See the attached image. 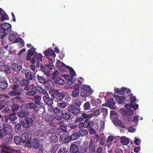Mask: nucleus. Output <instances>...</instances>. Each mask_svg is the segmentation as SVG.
<instances>
[{
	"instance_id": "nucleus-24",
	"label": "nucleus",
	"mask_w": 153,
	"mask_h": 153,
	"mask_svg": "<svg viewBox=\"0 0 153 153\" xmlns=\"http://www.w3.org/2000/svg\"><path fill=\"white\" fill-rule=\"evenodd\" d=\"M18 115L20 117L25 118L29 115V113L26 111H19Z\"/></svg>"
},
{
	"instance_id": "nucleus-52",
	"label": "nucleus",
	"mask_w": 153,
	"mask_h": 153,
	"mask_svg": "<svg viewBox=\"0 0 153 153\" xmlns=\"http://www.w3.org/2000/svg\"><path fill=\"white\" fill-rule=\"evenodd\" d=\"M19 106L16 104H13L12 106V110L13 111H15L18 110L19 108Z\"/></svg>"
},
{
	"instance_id": "nucleus-14",
	"label": "nucleus",
	"mask_w": 153,
	"mask_h": 153,
	"mask_svg": "<svg viewBox=\"0 0 153 153\" xmlns=\"http://www.w3.org/2000/svg\"><path fill=\"white\" fill-rule=\"evenodd\" d=\"M51 95L52 98L54 97L58 100H61L65 97V95L63 93L59 92L57 93L55 97L53 93L51 94Z\"/></svg>"
},
{
	"instance_id": "nucleus-46",
	"label": "nucleus",
	"mask_w": 153,
	"mask_h": 153,
	"mask_svg": "<svg viewBox=\"0 0 153 153\" xmlns=\"http://www.w3.org/2000/svg\"><path fill=\"white\" fill-rule=\"evenodd\" d=\"M54 67V66L53 64H47L45 65V68L46 69L51 70Z\"/></svg>"
},
{
	"instance_id": "nucleus-44",
	"label": "nucleus",
	"mask_w": 153,
	"mask_h": 153,
	"mask_svg": "<svg viewBox=\"0 0 153 153\" xmlns=\"http://www.w3.org/2000/svg\"><path fill=\"white\" fill-rule=\"evenodd\" d=\"M68 152L67 149L63 147L60 148L58 152V153H68Z\"/></svg>"
},
{
	"instance_id": "nucleus-2",
	"label": "nucleus",
	"mask_w": 153,
	"mask_h": 153,
	"mask_svg": "<svg viewBox=\"0 0 153 153\" xmlns=\"http://www.w3.org/2000/svg\"><path fill=\"white\" fill-rule=\"evenodd\" d=\"M93 92V91L91 89L90 86L84 85L81 88L80 95L82 97H86L91 95Z\"/></svg>"
},
{
	"instance_id": "nucleus-11",
	"label": "nucleus",
	"mask_w": 153,
	"mask_h": 153,
	"mask_svg": "<svg viewBox=\"0 0 153 153\" xmlns=\"http://www.w3.org/2000/svg\"><path fill=\"white\" fill-rule=\"evenodd\" d=\"M25 73V77L28 80H31L35 78L33 73L30 70L25 69L24 70Z\"/></svg>"
},
{
	"instance_id": "nucleus-50",
	"label": "nucleus",
	"mask_w": 153,
	"mask_h": 153,
	"mask_svg": "<svg viewBox=\"0 0 153 153\" xmlns=\"http://www.w3.org/2000/svg\"><path fill=\"white\" fill-rule=\"evenodd\" d=\"M29 108L30 109H34L36 108V105L33 103H30L28 104Z\"/></svg>"
},
{
	"instance_id": "nucleus-37",
	"label": "nucleus",
	"mask_w": 153,
	"mask_h": 153,
	"mask_svg": "<svg viewBox=\"0 0 153 153\" xmlns=\"http://www.w3.org/2000/svg\"><path fill=\"white\" fill-rule=\"evenodd\" d=\"M79 134L78 133H76L72 134L71 136V139L73 140H75L79 137Z\"/></svg>"
},
{
	"instance_id": "nucleus-48",
	"label": "nucleus",
	"mask_w": 153,
	"mask_h": 153,
	"mask_svg": "<svg viewBox=\"0 0 153 153\" xmlns=\"http://www.w3.org/2000/svg\"><path fill=\"white\" fill-rule=\"evenodd\" d=\"M46 84V86L48 88H52L51 85H52L53 82L51 80H48L46 82H45V83Z\"/></svg>"
},
{
	"instance_id": "nucleus-30",
	"label": "nucleus",
	"mask_w": 153,
	"mask_h": 153,
	"mask_svg": "<svg viewBox=\"0 0 153 153\" xmlns=\"http://www.w3.org/2000/svg\"><path fill=\"white\" fill-rule=\"evenodd\" d=\"M62 117L65 120L69 119L71 117V114L68 112L66 113H62L61 114Z\"/></svg>"
},
{
	"instance_id": "nucleus-16",
	"label": "nucleus",
	"mask_w": 153,
	"mask_h": 153,
	"mask_svg": "<svg viewBox=\"0 0 153 153\" xmlns=\"http://www.w3.org/2000/svg\"><path fill=\"white\" fill-rule=\"evenodd\" d=\"M45 55L52 56L53 57H56V55L53 51L51 49H48L43 52Z\"/></svg>"
},
{
	"instance_id": "nucleus-31",
	"label": "nucleus",
	"mask_w": 153,
	"mask_h": 153,
	"mask_svg": "<svg viewBox=\"0 0 153 153\" xmlns=\"http://www.w3.org/2000/svg\"><path fill=\"white\" fill-rule=\"evenodd\" d=\"M15 42H19L20 44V45H19V47H23L24 45V42L23 41V39L20 38L18 37L15 41Z\"/></svg>"
},
{
	"instance_id": "nucleus-53",
	"label": "nucleus",
	"mask_w": 153,
	"mask_h": 153,
	"mask_svg": "<svg viewBox=\"0 0 153 153\" xmlns=\"http://www.w3.org/2000/svg\"><path fill=\"white\" fill-rule=\"evenodd\" d=\"M135 126L134 125V126H131L128 129V131L130 132H134L135 131L136 128H135Z\"/></svg>"
},
{
	"instance_id": "nucleus-10",
	"label": "nucleus",
	"mask_w": 153,
	"mask_h": 153,
	"mask_svg": "<svg viewBox=\"0 0 153 153\" xmlns=\"http://www.w3.org/2000/svg\"><path fill=\"white\" fill-rule=\"evenodd\" d=\"M125 114H123V118L126 120L130 121L131 118L129 116H132L133 114V111L132 110H126L125 111Z\"/></svg>"
},
{
	"instance_id": "nucleus-59",
	"label": "nucleus",
	"mask_w": 153,
	"mask_h": 153,
	"mask_svg": "<svg viewBox=\"0 0 153 153\" xmlns=\"http://www.w3.org/2000/svg\"><path fill=\"white\" fill-rule=\"evenodd\" d=\"M80 110L79 109L74 108L72 113L74 114H77L79 113Z\"/></svg>"
},
{
	"instance_id": "nucleus-41",
	"label": "nucleus",
	"mask_w": 153,
	"mask_h": 153,
	"mask_svg": "<svg viewBox=\"0 0 153 153\" xmlns=\"http://www.w3.org/2000/svg\"><path fill=\"white\" fill-rule=\"evenodd\" d=\"M110 117L112 119L115 118H118V115L116 112L114 111H110Z\"/></svg>"
},
{
	"instance_id": "nucleus-19",
	"label": "nucleus",
	"mask_w": 153,
	"mask_h": 153,
	"mask_svg": "<svg viewBox=\"0 0 153 153\" xmlns=\"http://www.w3.org/2000/svg\"><path fill=\"white\" fill-rule=\"evenodd\" d=\"M83 149L86 152H88L91 150L92 146L91 144H89L87 143H85L82 145Z\"/></svg>"
},
{
	"instance_id": "nucleus-12",
	"label": "nucleus",
	"mask_w": 153,
	"mask_h": 153,
	"mask_svg": "<svg viewBox=\"0 0 153 153\" xmlns=\"http://www.w3.org/2000/svg\"><path fill=\"white\" fill-rule=\"evenodd\" d=\"M43 99L45 102L48 105H51L53 103L52 100L49 98L48 93V95H45L43 97Z\"/></svg>"
},
{
	"instance_id": "nucleus-32",
	"label": "nucleus",
	"mask_w": 153,
	"mask_h": 153,
	"mask_svg": "<svg viewBox=\"0 0 153 153\" xmlns=\"http://www.w3.org/2000/svg\"><path fill=\"white\" fill-rule=\"evenodd\" d=\"M17 34L15 32H13L9 35V39L11 41H13L16 38Z\"/></svg>"
},
{
	"instance_id": "nucleus-62",
	"label": "nucleus",
	"mask_w": 153,
	"mask_h": 153,
	"mask_svg": "<svg viewBox=\"0 0 153 153\" xmlns=\"http://www.w3.org/2000/svg\"><path fill=\"white\" fill-rule=\"evenodd\" d=\"M102 112H103V114L104 115V116H106L107 114V110L106 108H103L101 109Z\"/></svg>"
},
{
	"instance_id": "nucleus-4",
	"label": "nucleus",
	"mask_w": 153,
	"mask_h": 153,
	"mask_svg": "<svg viewBox=\"0 0 153 153\" xmlns=\"http://www.w3.org/2000/svg\"><path fill=\"white\" fill-rule=\"evenodd\" d=\"M22 142L25 143L26 147H30L31 146V139L29 138V134L27 132H24L22 135Z\"/></svg>"
},
{
	"instance_id": "nucleus-13",
	"label": "nucleus",
	"mask_w": 153,
	"mask_h": 153,
	"mask_svg": "<svg viewBox=\"0 0 153 153\" xmlns=\"http://www.w3.org/2000/svg\"><path fill=\"white\" fill-rule=\"evenodd\" d=\"M116 118L114 120H113V123L114 125L117 126H120L123 128H126V127L124 126V124L121 122V121Z\"/></svg>"
},
{
	"instance_id": "nucleus-23",
	"label": "nucleus",
	"mask_w": 153,
	"mask_h": 153,
	"mask_svg": "<svg viewBox=\"0 0 153 153\" xmlns=\"http://www.w3.org/2000/svg\"><path fill=\"white\" fill-rule=\"evenodd\" d=\"M120 139L121 143L123 145H127L129 143L128 139L126 137H122Z\"/></svg>"
},
{
	"instance_id": "nucleus-63",
	"label": "nucleus",
	"mask_w": 153,
	"mask_h": 153,
	"mask_svg": "<svg viewBox=\"0 0 153 153\" xmlns=\"http://www.w3.org/2000/svg\"><path fill=\"white\" fill-rule=\"evenodd\" d=\"M21 108L22 109L24 110H25L26 109L29 108L28 104H23L21 106Z\"/></svg>"
},
{
	"instance_id": "nucleus-60",
	"label": "nucleus",
	"mask_w": 153,
	"mask_h": 153,
	"mask_svg": "<svg viewBox=\"0 0 153 153\" xmlns=\"http://www.w3.org/2000/svg\"><path fill=\"white\" fill-rule=\"evenodd\" d=\"M43 119L46 121L49 120V116L47 114H45L43 116Z\"/></svg>"
},
{
	"instance_id": "nucleus-9",
	"label": "nucleus",
	"mask_w": 153,
	"mask_h": 153,
	"mask_svg": "<svg viewBox=\"0 0 153 153\" xmlns=\"http://www.w3.org/2000/svg\"><path fill=\"white\" fill-rule=\"evenodd\" d=\"M99 114L100 110L97 109L93 111L92 113L89 114H82L81 116L83 118H90L94 116H97Z\"/></svg>"
},
{
	"instance_id": "nucleus-7",
	"label": "nucleus",
	"mask_w": 153,
	"mask_h": 153,
	"mask_svg": "<svg viewBox=\"0 0 153 153\" xmlns=\"http://www.w3.org/2000/svg\"><path fill=\"white\" fill-rule=\"evenodd\" d=\"M1 149L3 153H15L19 151L17 150L11 148L5 145H1ZM0 153H2L0 152Z\"/></svg>"
},
{
	"instance_id": "nucleus-64",
	"label": "nucleus",
	"mask_w": 153,
	"mask_h": 153,
	"mask_svg": "<svg viewBox=\"0 0 153 153\" xmlns=\"http://www.w3.org/2000/svg\"><path fill=\"white\" fill-rule=\"evenodd\" d=\"M39 147L38 151L39 153H44V150L43 148L42 147V146H40Z\"/></svg>"
},
{
	"instance_id": "nucleus-6",
	"label": "nucleus",
	"mask_w": 153,
	"mask_h": 153,
	"mask_svg": "<svg viewBox=\"0 0 153 153\" xmlns=\"http://www.w3.org/2000/svg\"><path fill=\"white\" fill-rule=\"evenodd\" d=\"M43 60V56L42 54L40 53H36L34 56L33 58L31 60L32 63H34L36 62L37 66H39L40 63L42 62Z\"/></svg>"
},
{
	"instance_id": "nucleus-25",
	"label": "nucleus",
	"mask_w": 153,
	"mask_h": 153,
	"mask_svg": "<svg viewBox=\"0 0 153 153\" xmlns=\"http://www.w3.org/2000/svg\"><path fill=\"white\" fill-rule=\"evenodd\" d=\"M57 65L56 66V67L59 69L61 70H62L63 69V68H66L67 67V66H68L65 65L64 63L60 62L59 61H58L57 63Z\"/></svg>"
},
{
	"instance_id": "nucleus-42",
	"label": "nucleus",
	"mask_w": 153,
	"mask_h": 153,
	"mask_svg": "<svg viewBox=\"0 0 153 153\" xmlns=\"http://www.w3.org/2000/svg\"><path fill=\"white\" fill-rule=\"evenodd\" d=\"M58 137L55 135H52L51 136V140L52 143L56 142L58 140Z\"/></svg>"
},
{
	"instance_id": "nucleus-58",
	"label": "nucleus",
	"mask_w": 153,
	"mask_h": 153,
	"mask_svg": "<svg viewBox=\"0 0 153 153\" xmlns=\"http://www.w3.org/2000/svg\"><path fill=\"white\" fill-rule=\"evenodd\" d=\"M25 121H26V122L29 125V126H30V125L33 122V120L32 119L30 118H27L25 119Z\"/></svg>"
},
{
	"instance_id": "nucleus-27",
	"label": "nucleus",
	"mask_w": 153,
	"mask_h": 153,
	"mask_svg": "<svg viewBox=\"0 0 153 153\" xmlns=\"http://www.w3.org/2000/svg\"><path fill=\"white\" fill-rule=\"evenodd\" d=\"M14 140L17 145H19L22 142V139L18 136H15L14 137Z\"/></svg>"
},
{
	"instance_id": "nucleus-47",
	"label": "nucleus",
	"mask_w": 153,
	"mask_h": 153,
	"mask_svg": "<svg viewBox=\"0 0 153 153\" xmlns=\"http://www.w3.org/2000/svg\"><path fill=\"white\" fill-rule=\"evenodd\" d=\"M129 97L130 100L131 104L135 102L136 100V98L135 96H133L132 94H131L129 95Z\"/></svg>"
},
{
	"instance_id": "nucleus-18",
	"label": "nucleus",
	"mask_w": 153,
	"mask_h": 153,
	"mask_svg": "<svg viewBox=\"0 0 153 153\" xmlns=\"http://www.w3.org/2000/svg\"><path fill=\"white\" fill-rule=\"evenodd\" d=\"M41 127H41L35 130L34 132V134L35 135L42 136L43 135V133H44L43 131L44 129L42 128ZM42 128H43V127H42Z\"/></svg>"
},
{
	"instance_id": "nucleus-15",
	"label": "nucleus",
	"mask_w": 153,
	"mask_h": 153,
	"mask_svg": "<svg viewBox=\"0 0 153 153\" xmlns=\"http://www.w3.org/2000/svg\"><path fill=\"white\" fill-rule=\"evenodd\" d=\"M11 68L14 71L19 72L22 69V66L18 64L14 63L12 64Z\"/></svg>"
},
{
	"instance_id": "nucleus-35",
	"label": "nucleus",
	"mask_w": 153,
	"mask_h": 153,
	"mask_svg": "<svg viewBox=\"0 0 153 153\" xmlns=\"http://www.w3.org/2000/svg\"><path fill=\"white\" fill-rule=\"evenodd\" d=\"M55 82L60 85H62L65 83L64 80L60 78H58L54 80Z\"/></svg>"
},
{
	"instance_id": "nucleus-54",
	"label": "nucleus",
	"mask_w": 153,
	"mask_h": 153,
	"mask_svg": "<svg viewBox=\"0 0 153 153\" xmlns=\"http://www.w3.org/2000/svg\"><path fill=\"white\" fill-rule=\"evenodd\" d=\"M58 148V145L57 144L55 145L51 149V153H55L56 152Z\"/></svg>"
},
{
	"instance_id": "nucleus-5",
	"label": "nucleus",
	"mask_w": 153,
	"mask_h": 153,
	"mask_svg": "<svg viewBox=\"0 0 153 153\" xmlns=\"http://www.w3.org/2000/svg\"><path fill=\"white\" fill-rule=\"evenodd\" d=\"M12 88L14 91H10L9 93V94L10 96H14L16 95H20L21 94L23 89L19 88V86L17 84H15L13 85Z\"/></svg>"
},
{
	"instance_id": "nucleus-3",
	"label": "nucleus",
	"mask_w": 153,
	"mask_h": 153,
	"mask_svg": "<svg viewBox=\"0 0 153 153\" xmlns=\"http://www.w3.org/2000/svg\"><path fill=\"white\" fill-rule=\"evenodd\" d=\"M59 125L61 127H63L64 128H58L56 132V134L57 135H59L60 137L61 138H62L66 132V125L64 124V122L62 121H60Z\"/></svg>"
},
{
	"instance_id": "nucleus-1",
	"label": "nucleus",
	"mask_w": 153,
	"mask_h": 153,
	"mask_svg": "<svg viewBox=\"0 0 153 153\" xmlns=\"http://www.w3.org/2000/svg\"><path fill=\"white\" fill-rule=\"evenodd\" d=\"M0 120H2L3 123L4 129L6 135H10L12 132V127L7 123L8 119L7 117H4L2 116H0Z\"/></svg>"
},
{
	"instance_id": "nucleus-20",
	"label": "nucleus",
	"mask_w": 153,
	"mask_h": 153,
	"mask_svg": "<svg viewBox=\"0 0 153 153\" xmlns=\"http://www.w3.org/2000/svg\"><path fill=\"white\" fill-rule=\"evenodd\" d=\"M126 98L123 96H119L116 98L117 101L119 104H122L125 103Z\"/></svg>"
},
{
	"instance_id": "nucleus-45",
	"label": "nucleus",
	"mask_w": 153,
	"mask_h": 153,
	"mask_svg": "<svg viewBox=\"0 0 153 153\" xmlns=\"http://www.w3.org/2000/svg\"><path fill=\"white\" fill-rule=\"evenodd\" d=\"M58 106L61 108H65L67 106V104L65 102H59L58 104Z\"/></svg>"
},
{
	"instance_id": "nucleus-26",
	"label": "nucleus",
	"mask_w": 153,
	"mask_h": 153,
	"mask_svg": "<svg viewBox=\"0 0 153 153\" xmlns=\"http://www.w3.org/2000/svg\"><path fill=\"white\" fill-rule=\"evenodd\" d=\"M60 73L57 71H55L53 73L52 78L53 80H55L56 79L59 77Z\"/></svg>"
},
{
	"instance_id": "nucleus-22",
	"label": "nucleus",
	"mask_w": 153,
	"mask_h": 153,
	"mask_svg": "<svg viewBox=\"0 0 153 153\" xmlns=\"http://www.w3.org/2000/svg\"><path fill=\"white\" fill-rule=\"evenodd\" d=\"M9 119L10 121L13 124H15L17 123V117L15 114H10L9 116Z\"/></svg>"
},
{
	"instance_id": "nucleus-55",
	"label": "nucleus",
	"mask_w": 153,
	"mask_h": 153,
	"mask_svg": "<svg viewBox=\"0 0 153 153\" xmlns=\"http://www.w3.org/2000/svg\"><path fill=\"white\" fill-rule=\"evenodd\" d=\"M67 68L69 69L70 74L72 76H74L75 75V72L73 69L69 66H67Z\"/></svg>"
},
{
	"instance_id": "nucleus-34",
	"label": "nucleus",
	"mask_w": 153,
	"mask_h": 153,
	"mask_svg": "<svg viewBox=\"0 0 153 153\" xmlns=\"http://www.w3.org/2000/svg\"><path fill=\"white\" fill-rule=\"evenodd\" d=\"M8 86L7 83L5 81L0 82V88L2 89L6 88Z\"/></svg>"
},
{
	"instance_id": "nucleus-57",
	"label": "nucleus",
	"mask_w": 153,
	"mask_h": 153,
	"mask_svg": "<svg viewBox=\"0 0 153 153\" xmlns=\"http://www.w3.org/2000/svg\"><path fill=\"white\" fill-rule=\"evenodd\" d=\"M139 117V115H136L133 117L132 119V121L135 123V126H136L137 125L138 120V118Z\"/></svg>"
},
{
	"instance_id": "nucleus-36",
	"label": "nucleus",
	"mask_w": 153,
	"mask_h": 153,
	"mask_svg": "<svg viewBox=\"0 0 153 153\" xmlns=\"http://www.w3.org/2000/svg\"><path fill=\"white\" fill-rule=\"evenodd\" d=\"M79 90L78 88H76L74 89L72 92V95L74 97H76L79 94Z\"/></svg>"
},
{
	"instance_id": "nucleus-49",
	"label": "nucleus",
	"mask_w": 153,
	"mask_h": 153,
	"mask_svg": "<svg viewBox=\"0 0 153 153\" xmlns=\"http://www.w3.org/2000/svg\"><path fill=\"white\" fill-rule=\"evenodd\" d=\"M21 124L24 128H27L29 127V125L26 122L25 120L24 121H21Z\"/></svg>"
},
{
	"instance_id": "nucleus-17",
	"label": "nucleus",
	"mask_w": 153,
	"mask_h": 153,
	"mask_svg": "<svg viewBox=\"0 0 153 153\" xmlns=\"http://www.w3.org/2000/svg\"><path fill=\"white\" fill-rule=\"evenodd\" d=\"M32 145L36 149L38 148L40 146H39V142L38 139L36 138H33L32 142Z\"/></svg>"
},
{
	"instance_id": "nucleus-38",
	"label": "nucleus",
	"mask_w": 153,
	"mask_h": 153,
	"mask_svg": "<svg viewBox=\"0 0 153 153\" xmlns=\"http://www.w3.org/2000/svg\"><path fill=\"white\" fill-rule=\"evenodd\" d=\"M8 18V17L7 15L4 13L1 15V16L0 18L1 21L2 22L5 20H7Z\"/></svg>"
},
{
	"instance_id": "nucleus-28",
	"label": "nucleus",
	"mask_w": 153,
	"mask_h": 153,
	"mask_svg": "<svg viewBox=\"0 0 153 153\" xmlns=\"http://www.w3.org/2000/svg\"><path fill=\"white\" fill-rule=\"evenodd\" d=\"M77 151H79L78 147L74 144H71L70 147V152Z\"/></svg>"
},
{
	"instance_id": "nucleus-8",
	"label": "nucleus",
	"mask_w": 153,
	"mask_h": 153,
	"mask_svg": "<svg viewBox=\"0 0 153 153\" xmlns=\"http://www.w3.org/2000/svg\"><path fill=\"white\" fill-rule=\"evenodd\" d=\"M11 25L8 23L4 22L0 23V32L4 33L11 28Z\"/></svg>"
},
{
	"instance_id": "nucleus-51",
	"label": "nucleus",
	"mask_w": 153,
	"mask_h": 153,
	"mask_svg": "<svg viewBox=\"0 0 153 153\" xmlns=\"http://www.w3.org/2000/svg\"><path fill=\"white\" fill-rule=\"evenodd\" d=\"M20 84L21 85L25 86L28 84V82L26 79H23L21 81Z\"/></svg>"
},
{
	"instance_id": "nucleus-43",
	"label": "nucleus",
	"mask_w": 153,
	"mask_h": 153,
	"mask_svg": "<svg viewBox=\"0 0 153 153\" xmlns=\"http://www.w3.org/2000/svg\"><path fill=\"white\" fill-rule=\"evenodd\" d=\"M39 82L41 84H44L45 83V80L42 77L39 76L38 75L37 76Z\"/></svg>"
},
{
	"instance_id": "nucleus-33",
	"label": "nucleus",
	"mask_w": 153,
	"mask_h": 153,
	"mask_svg": "<svg viewBox=\"0 0 153 153\" xmlns=\"http://www.w3.org/2000/svg\"><path fill=\"white\" fill-rule=\"evenodd\" d=\"M88 133V131L86 130L83 129H80L79 131V135L82 137H83L87 135Z\"/></svg>"
},
{
	"instance_id": "nucleus-40",
	"label": "nucleus",
	"mask_w": 153,
	"mask_h": 153,
	"mask_svg": "<svg viewBox=\"0 0 153 153\" xmlns=\"http://www.w3.org/2000/svg\"><path fill=\"white\" fill-rule=\"evenodd\" d=\"M90 108L91 105L89 102H87L84 104L83 108L84 110L87 111L88 110H90Z\"/></svg>"
},
{
	"instance_id": "nucleus-61",
	"label": "nucleus",
	"mask_w": 153,
	"mask_h": 153,
	"mask_svg": "<svg viewBox=\"0 0 153 153\" xmlns=\"http://www.w3.org/2000/svg\"><path fill=\"white\" fill-rule=\"evenodd\" d=\"M60 111V109L57 107H55L53 110V112L55 114H59Z\"/></svg>"
},
{
	"instance_id": "nucleus-21",
	"label": "nucleus",
	"mask_w": 153,
	"mask_h": 153,
	"mask_svg": "<svg viewBox=\"0 0 153 153\" xmlns=\"http://www.w3.org/2000/svg\"><path fill=\"white\" fill-rule=\"evenodd\" d=\"M35 89L39 93H42L45 95H48V92L40 87L37 86L36 85L35 87Z\"/></svg>"
},
{
	"instance_id": "nucleus-29",
	"label": "nucleus",
	"mask_w": 153,
	"mask_h": 153,
	"mask_svg": "<svg viewBox=\"0 0 153 153\" xmlns=\"http://www.w3.org/2000/svg\"><path fill=\"white\" fill-rule=\"evenodd\" d=\"M115 90L120 94H123L125 93V88L123 87L120 89L119 88H114Z\"/></svg>"
},
{
	"instance_id": "nucleus-39",
	"label": "nucleus",
	"mask_w": 153,
	"mask_h": 153,
	"mask_svg": "<svg viewBox=\"0 0 153 153\" xmlns=\"http://www.w3.org/2000/svg\"><path fill=\"white\" fill-rule=\"evenodd\" d=\"M91 124H93L92 122H90L88 120H85L83 123L84 128H87L89 127V126H91Z\"/></svg>"
},
{
	"instance_id": "nucleus-56",
	"label": "nucleus",
	"mask_w": 153,
	"mask_h": 153,
	"mask_svg": "<svg viewBox=\"0 0 153 153\" xmlns=\"http://www.w3.org/2000/svg\"><path fill=\"white\" fill-rule=\"evenodd\" d=\"M141 140L139 138H138L136 137L134 138V143L137 145H139L141 143Z\"/></svg>"
}]
</instances>
